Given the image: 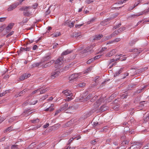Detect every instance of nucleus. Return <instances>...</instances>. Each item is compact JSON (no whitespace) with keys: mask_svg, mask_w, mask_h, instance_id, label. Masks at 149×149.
<instances>
[{"mask_svg":"<svg viewBox=\"0 0 149 149\" xmlns=\"http://www.w3.org/2000/svg\"><path fill=\"white\" fill-rule=\"evenodd\" d=\"M142 145V143H138L133 146H131L130 148H133L134 149H139L141 147Z\"/></svg>","mask_w":149,"mask_h":149,"instance_id":"nucleus-14","label":"nucleus"},{"mask_svg":"<svg viewBox=\"0 0 149 149\" xmlns=\"http://www.w3.org/2000/svg\"><path fill=\"white\" fill-rule=\"evenodd\" d=\"M97 139H95L94 140H93L91 142V144H94V143L96 142H97Z\"/></svg>","mask_w":149,"mask_h":149,"instance_id":"nucleus-61","label":"nucleus"},{"mask_svg":"<svg viewBox=\"0 0 149 149\" xmlns=\"http://www.w3.org/2000/svg\"><path fill=\"white\" fill-rule=\"evenodd\" d=\"M81 33L80 32H76L74 33V35L75 36V37H78L80 36Z\"/></svg>","mask_w":149,"mask_h":149,"instance_id":"nucleus-31","label":"nucleus"},{"mask_svg":"<svg viewBox=\"0 0 149 149\" xmlns=\"http://www.w3.org/2000/svg\"><path fill=\"white\" fill-rule=\"evenodd\" d=\"M126 55L123 54H120L119 55H116V57L118 56V57L115 59V61L120 60L121 61H125L127 57L125 56Z\"/></svg>","mask_w":149,"mask_h":149,"instance_id":"nucleus-3","label":"nucleus"},{"mask_svg":"<svg viewBox=\"0 0 149 149\" xmlns=\"http://www.w3.org/2000/svg\"><path fill=\"white\" fill-rule=\"evenodd\" d=\"M60 72L59 69H56L55 71L52 73L51 75V78L54 79L56 77H57L60 74Z\"/></svg>","mask_w":149,"mask_h":149,"instance_id":"nucleus-6","label":"nucleus"},{"mask_svg":"<svg viewBox=\"0 0 149 149\" xmlns=\"http://www.w3.org/2000/svg\"><path fill=\"white\" fill-rule=\"evenodd\" d=\"M14 26V24L12 23H10L8 24V25L5 28V31L6 33H8L12 29Z\"/></svg>","mask_w":149,"mask_h":149,"instance_id":"nucleus-9","label":"nucleus"},{"mask_svg":"<svg viewBox=\"0 0 149 149\" xmlns=\"http://www.w3.org/2000/svg\"><path fill=\"white\" fill-rule=\"evenodd\" d=\"M92 69V67H90L89 68H88L86 71L83 72V74H85L86 73L89 72L91 71Z\"/></svg>","mask_w":149,"mask_h":149,"instance_id":"nucleus-32","label":"nucleus"},{"mask_svg":"<svg viewBox=\"0 0 149 149\" xmlns=\"http://www.w3.org/2000/svg\"><path fill=\"white\" fill-rule=\"evenodd\" d=\"M51 58V57L50 55L45 56L41 61L40 62L34 63L33 65V66L39 68L41 67L43 65H44L46 62L50 61Z\"/></svg>","mask_w":149,"mask_h":149,"instance_id":"nucleus-1","label":"nucleus"},{"mask_svg":"<svg viewBox=\"0 0 149 149\" xmlns=\"http://www.w3.org/2000/svg\"><path fill=\"white\" fill-rule=\"evenodd\" d=\"M94 60V58H92L88 60L87 62V63L88 64H90Z\"/></svg>","mask_w":149,"mask_h":149,"instance_id":"nucleus-35","label":"nucleus"},{"mask_svg":"<svg viewBox=\"0 0 149 149\" xmlns=\"http://www.w3.org/2000/svg\"><path fill=\"white\" fill-rule=\"evenodd\" d=\"M30 76V74H24L21 76L20 78V79L21 80H23L24 79L29 77Z\"/></svg>","mask_w":149,"mask_h":149,"instance_id":"nucleus-12","label":"nucleus"},{"mask_svg":"<svg viewBox=\"0 0 149 149\" xmlns=\"http://www.w3.org/2000/svg\"><path fill=\"white\" fill-rule=\"evenodd\" d=\"M41 88H40L38 89L33 91L31 93V95H33L35 93H37L38 92H40V90H41Z\"/></svg>","mask_w":149,"mask_h":149,"instance_id":"nucleus-30","label":"nucleus"},{"mask_svg":"<svg viewBox=\"0 0 149 149\" xmlns=\"http://www.w3.org/2000/svg\"><path fill=\"white\" fill-rule=\"evenodd\" d=\"M49 126V124L48 123H47L44 126V128H46L47 127H48Z\"/></svg>","mask_w":149,"mask_h":149,"instance_id":"nucleus-52","label":"nucleus"},{"mask_svg":"<svg viewBox=\"0 0 149 149\" xmlns=\"http://www.w3.org/2000/svg\"><path fill=\"white\" fill-rule=\"evenodd\" d=\"M85 85V84L84 83H81L79 84L78 86L80 87H82L84 86Z\"/></svg>","mask_w":149,"mask_h":149,"instance_id":"nucleus-39","label":"nucleus"},{"mask_svg":"<svg viewBox=\"0 0 149 149\" xmlns=\"http://www.w3.org/2000/svg\"><path fill=\"white\" fill-rule=\"evenodd\" d=\"M15 118L16 117H13L11 118L10 120H9V122H12L13 121H14L15 119Z\"/></svg>","mask_w":149,"mask_h":149,"instance_id":"nucleus-46","label":"nucleus"},{"mask_svg":"<svg viewBox=\"0 0 149 149\" xmlns=\"http://www.w3.org/2000/svg\"><path fill=\"white\" fill-rule=\"evenodd\" d=\"M121 25V24H119L117 25L116 26H115L114 27V28H115V29H116L117 28H118V27H120V26Z\"/></svg>","mask_w":149,"mask_h":149,"instance_id":"nucleus-53","label":"nucleus"},{"mask_svg":"<svg viewBox=\"0 0 149 149\" xmlns=\"http://www.w3.org/2000/svg\"><path fill=\"white\" fill-rule=\"evenodd\" d=\"M28 21V19L27 17H25L24 18L23 20V21L22 22L23 23H26Z\"/></svg>","mask_w":149,"mask_h":149,"instance_id":"nucleus-42","label":"nucleus"},{"mask_svg":"<svg viewBox=\"0 0 149 149\" xmlns=\"http://www.w3.org/2000/svg\"><path fill=\"white\" fill-rule=\"evenodd\" d=\"M14 33V32L13 31H11L6 36V37L8 38L9 36H10Z\"/></svg>","mask_w":149,"mask_h":149,"instance_id":"nucleus-43","label":"nucleus"},{"mask_svg":"<svg viewBox=\"0 0 149 149\" xmlns=\"http://www.w3.org/2000/svg\"><path fill=\"white\" fill-rule=\"evenodd\" d=\"M125 28L124 27H121L118 30V31H119V33L122 32L123 31L125 30Z\"/></svg>","mask_w":149,"mask_h":149,"instance_id":"nucleus-36","label":"nucleus"},{"mask_svg":"<svg viewBox=\"0 0 149 149\" xmlns=\"http://www.w3.org/2000/svg\"><path fill=\"white\" fill-rule=\"evenodd\" d=\"M93 2V1L91 0H87L86 1V3L87 4H89Z\"/></svg>","mask_w":149,"mask_h":149,"instance_id":"nucleus-49","label":"nucleus"},{"mask_svg":"<svg viewBox=\"0 0 149 149\" xmlns=\"http://www.w3.org/2000/svg\"><path fill=\"white\" fill-rule=\"evenodd\" d=\"M121 72V69L119 70L118 71L116 72L114 74V77H115L118 76Z\"/></svg>","mask_w":149,"mask_h":149,"instance_id":"nucleus-27","label":"nucleus"},{"mask_svg":"<svg viewBox=\"0 0 149 149\" xmlns=\"http://www.w3.org/2000/svg\"><path fill=\"white\" fill-rule=\"evenodd\" d=\"M119 31H118V30L117 31H115L113 33V35H116L118 34H119Z\"/></svg>","mask_w":149,"mask_h":149,"instance_id":"nucleus-47","label":"nucleus"},{"mask_svg":"<svg viewBox=\"0 0 149 149\" xmlns=\"http://www.w3.org/2000/svg\"><path fill=\"white\" fill-rule=\"evenodd\" d=\"M149 119V117L148 116H144L143 120L145 122H147L148 121Z\"/></svg>","mask_w":149,"mask_h":149,"instance_id":"nucleus-33","label":"nucleus"},{"mask_svg":"<svg viewBox=\"0 0 149 149\" xmlns=\"http://www.w3.org/2000/svg\"><path fill=\"white\" fill-rule=\"evenodd\" d=\"M72 50H70L68 49L67 50L63 52L62 53L61 55H66L72 53Z\"/></svg>","mask_w":149,"mask_h":149,"instance_id":"nucleus-20","label":"nucleus"},{"mask_svg":"<svg viewBox=\"0 0 149 149\" xmlns=\"http://www.w3.org/2000/svg\"><path fill=\"white\" fill-rule=\"evenodd\" d=\"M113 35L111 34L109 36H104L102 39V41H105L106 40L111 39Z\"/></svg>","mask_w":149,"mask_h":149,"instance_id":"nucleus-19","label":"nucleus"},{"mask_svg":"<svg viewBox=\"0 0 149 149\" xmlns=\"http://www.w3.org/2000/svg\"><path fill=\"white\" fill-rule=\"evenodd\" d=\"M24 0H19V1L17 2H18L19 4H21L22 3Z\"/></svg>","mask_w":149,"mask_h":149,"instance_id":"nucleus-64","label":"nucleus"},{"mask_svg":"<svg viewBox=\"0 0 149 149\" xmlns=\"http://www.w3.org/2000/svg\"><path fill=\"white\" fill-rule=\"evenodd\" d=\"M123 3H122V0L118 1L116 3V4H123Z\"/></svg>","mask_w":149,"mask_h":149,"instance_id":"nucleus-57","label":"nucleus"},{"mask_svg":"<svg viewBox=\"0 0 149 149\" xmlns=\"http://www.w3.org/2000/svg\"><path fill=\"white\" fill-rule=\"evenodd\" d=\"M115 61V59H111L109 61V64L110 63H111L112 62H113L114 61Z\"/></svg>","mask_w":149,"mask_h":149,"instance_id":"nucleus-51","label":"nucleus"},{"mask_svg":"<svg viewBox=\"0 0 149 149\" xmlns=\"http://www.w3.org/2000/svg\"><path fill=\"white\" fill-rule=\"evenodd\" d=\"M149 12V11L148 10V9H147L145 10L144 11L139 13L137 14L134 15H132V17H133L136 18L137 17H138L140 15H142L143 14H145V15L148 12Z\"/></svg>","mask_w":149,"mask_h":149,"instance_id":"nucleus-8","label":"nucleus"},{"mask_svg":"<svg viewBox=\"0 0 149 149\" xmlns=\"http://www.w3.org/2000/svg\"><path fill=\"white\" fill-rule=\"evenodd\" d=\"M75 22L72 21L71 23L68 24V26L70 28H72L74 26V24Z\"/></svg>","mask_w":149,"mask_h":149,"instance_id":"nucleus-34","label":"nucleus"},{"mask_svg":"<svg viewBox=\"0 0 149 149\" xmlns=\"http://www.w3.org/2000/svg\"><path fill=\"white\" fill-rule=\"evenodd\" d=\"M113 18H114V17H111L110 18H107V19H105V21H104L101 22L100 25H99V26H100L101 25L104 26L106 25L107 24L106 22H107L111 19H112Z\"/></svg>","mask_w":149,"mask_h":149,"instance_id":"nucleus-15","label":"nucleus"},{"mask_svg":"<svg viewBox=\"0 0 149 149\" xmlns=\"http://www.w3.org/2000/svg\"><path fill=\"white\" fill-rule=\"evenodd\" d=\"M75 138H76V137H73L72 138H71L68 141V142H69L68 144H69L70 143H71L72 142V141L73 139H75Z\"/></svg>","mask_w":149,"mask_h":149,"instance_id":"nucleus-45","label":"nucleus"},{"mask_svg":"<svg viewBox=\"0 0 149 149\" xmlns=\"http://www.w3.org/2000/svg\"><path fill=\"white\" fill-rule=\"evenodd\" d=\"M6 27V24H4L0 27V33L2 32L4 30H5Z\"/></svg>","mask_w":149,"mask_h":149,"instance_id":"nucleus-26","label":"nucleus"},{"mask_svg":"<svg viewBox=\"0 0 149 149\" xmlns=\"http://www.w3.org/2000/svg\"><path fill=\"white\" fill-rule=\"evenodd\" d=\"M127 97V95H125V94H123L121 96V97L122 98H124Z\"/></svg>","mask_w":149,"mask_h":149,"instance_id":"nucleus-54","label":"nucleus"},{"mask_svg":"<svg viewBox=\"0 0 149 149\" xmlns=\"http://www.w3.org/2000/svg\"><path fill=\"white\" fill-rule=\"evenodd\" d=\"M120 40V38H117L116 39L114 40V41L115 42H118Z\"/></svg>","mask_w":149,"mask_h":149,"instance_id":"nucleus-59","label":"nucleus"},{"mask_svg":"<svg viewBox=\"0 0 149 149\" xmlns=\"http://www.w3.org/2000/svg\"><path fill=\"white\" fill-rule=\"evenodd\" d=\"M98 124V123L97 122H93V126H96Z\"/></svg>","mask_w":149,"mask_h":149,"instance_id":"nucleus-56","label":"nucleus"},{"mask_svg":"<svg viewBox=\"0 0 149 149\" xmlns=\"http://www.w3.org/2000/svg\"><path fill=\"white\" fill-rule=\"evenodd\" d=\"M85 94L84 95H83L81 98H80L79 100L81 102L87 101L89 100L92 97H93L92 94H89L85 98Z\"/></svg>","mask_w":149,"mask_h":149,"instance_id":"nucleus-4","label":"nucleus"},{"mask_svg":"<svg viewBox=\"0 0 149 149\" xmlns=\"http://www.w3.org/2000/svg\"><path fill=\"white\" fill-rule=\"evenodd\" d=\"M38 46L36 45H34L33 47V49L34 50H35L37 48Z\"/></svg>","mask_w":149,"mask_h":149,"instance_id":"nucleus-58","label":"nucleus"},{"mask_svg":"<svg viewBox=\"0 0 149 149\" xmlns=\"http://www.w3.org/2000/svg\"><path fill=\"white\" fill-rule=\"evenodd\" d=\"M11 149H18V146L17 145L12 146L11 148Z\"/></svg>","mask_w":149,"mask_h":149,"instance_id":"nucleus-37","label":"nucleus"},{"mask_svg":"<svg viewBox=\"0 0 149 149\" xmlns=\"http://www.w3.org/2000/svg\"><path fill=\"white\" fill-rule=\"evenodd\" d=\"M12 127L11 126H10L9 127H8L7 129L5 131L6 132H7V131H9L10 132L11 131L12 129Z\"/></svg>","mask_w":149,"mask_h":149,"instance_id":"nucleus-44","label":"nucleus"},{"mask_svg":"<svg viewBox=\"0 0 149 149\" xmlns=\"http://www.w3.org/2000/svg\"><path fill=\"white\" fill-rule=\"evenodd\" d=\"M38 102V101L37 100H32L31 102H30V104L31 105H34L36 104Z\"/></svg>","mask_w":149,"mask_h":149,"instance_id":"nucleus-29","label":"nucleus"},{"mask_svg":"<svg viewBox=\"0 0 149 149\" xmlns=\"http://www.w3.org/2000/svg\"><path fill=\"white\" fill-rule=\"evenodd\" d=\"M68 106V104L67 103H65L64 105H62L60 109L61 111H64L66 110L67 109H72L74 108L73 106H72L70 107H69L67 108Z\"/></svg>","mask_w":149,"mask_h":149,"instance_id":"nucleus-7","label":"nucleus"},{"mask_svg":"<svg viewBox=\"0 0 149 149\" xmlns=\"http://www.w3.org/2000/svg\"><path fill=\"white\" fill-rule=\"evenodd\" d=\"M83 25V24H76L75 25V27L77 28H79L81 26Z\"/></svg>","mask_w":149,"mask_h":149,"instance_id":"nucleus-50","label":"nucleus"},{"mask_svg":"<svg viewBox=\"0 0 149 149\" xmlns=\"http://www.w3.org/2000/svg\"><path fill=\"white\" fill-rule=\"evenodd\" d=\"M39 119H36L35 120H31V122L32 123H38L39 122Z\"/></svg>","mask_w":149,"mask_h":149,"instance_id":"nucleus-38","label":"nucleus"},{"mask_svg":"<svg viewBox=\"0 0 149 149\" xmlns=\"http://www.w3.org/2000/svg\"><path fill=\"white\" fill-rule=\"evenodd\" d=\"M49 90V88H46L45 89L42 90V89L41 88V89L40 90V94H42L45 93L46 92Z\"/></svg>","mask_w":149,"mask_h":149,"instance_id":"nucleus-25","label":"nucleus"},{"mask_svg":"<svg viewBox=\"0 0 149 149\" xmlns=\"http://www.w3.org/2000/svg\"><path fill=\"white\" fill-rule=\"evenodd\" d=\"M64 63L63 57L62 56L59 57L56 60L55 63L56 65H57L59 66Z\"/></svg>","mask_w":149,"mask_h":149,"instance_id":"nucleus-5","label":"nucleus"},{"mask_svg":"<svg viewBox=\"0 0 149 149\" xmlns=\"http://www.w3.org/2000/svg\"><path fill=\"white\" fill-rule=\"evenodd\" d=\"M61 35V33L60 32H55L52 35V37H57Z\"/></svg>","mask_w":149,"mask_h":149,"instance_id":"nucleus-22","label":"nucleus"},{"mask_svg":"<svg viewBox=\"0 0 149 149\" xmlns=\"http://www.w3.org/2000/svg\"><path fill=\"white\" fill-rule=\"evenodd\" d=\"M103 37V35L102 34H98L95 36L93 39L95 40H99Z\"/></svg>","mask_w":149,"mask_h":149,"instance_id":"nucleus-21","label":"nucleus"},{"mask_svg":"<svg viewBox=\"0 0 149 149\" xmlns=\"http://www.w3.org/2000/svg\"><path fill=\"white\" fill-rule=\"evenodd\" d=\"M125 136H121V139H122V140H123V141H124L125 139Z\"/></svg>","mask_w":149,"mask_h":149,"instance_id":"nucleus-63","label":"nucleus"},{"mask_svg":"<svg viewBox=\"0 0 149 149\" xmlns=\"http://www.w3.org/2000/svg\"><path fill=\"white\" fill-rule=\"evenodd\" d=\"M51 65V64L49 63V62L46 63H45L44 65H43L41 67L42 68H45L50 66Z\"/></svg>","mask_w":149,"mask_h":149,"instance_id":"nucleus-24","label":"nucleus"},{"mask_svg":"<svg viewBox=\"0 0 149 149\" xmlns=\"http://www.w3.org/2000/svg\"><path fill=\"white\" fill-rule=\"evenodd\" d=\"M100 55H97L95 57L93 58H94V60H95L97 59H98L100 58Z\"/></svg>","mask_w":149,"mask_h":149,"instance_id":"nucleus-55","label":"nucleus"},{"mask_svg":"<svg viewBox=\"0 0 149 149\" xmlns=\"http://www.w3.org/2000/svg\"><path fill=\"white\" fill-rule=\"evenodd\" d=\"M54 104H52L49 107L47 108V109L45 110L46 111H53L54 109Z\"/></svg>","mask_w":149,"mask_h":149,"instance_id":"nucleus-18","label":"nucleus"},{"mask_svg":"<svg viewBox=\"0 0 149 149\" xmlns=\"http://www.w3.org/2000/svg\"><path fill=\"white\" fill-rule=\"evenodd\" d=\"M61 111H62L61 109H58L56 111L55 113L54 116H56L59 113H60Z\"/></svg>","mask_w":149,"mask_h":149,"instance_id":"nucleus-40","label":"nucleus"},{"mask_svg":"<svg viewBox=\"0 0 149 149\" xmlns=\"http://www.w3.org/2000/svg\"><path fill=\"white\" fill-rule=\"evenodd\" d=\"M31 48L30 47H21L20 49V50L22 52H23V51H29L31 49Z\"/></svg>","mask_w":149,"mask_h":149,"instance_id":"nucleus-23","label":"nucleus"},{"mask_svg":"<svg viewBox=\"0 0 149 149\" xmlns=\"http://www.w3.org/2000/svg\"><path fill=\"white\" fill-rule=\"evenodd\" d=\"M32 12L29 10H25L23 12L24 15L27 17H30L32 15Z\"/></svg>","mask_w":149,"mask_h":149,"instance_id":"nucleus-13","label":"nucleus"},{"mask_svg":"<svg viewBox=\"0 0 149 149\" xmlns=\"http://www.w3.org/2000/svg\"><path fill=\"white\" fill-rule=\"evenodd\" d=\"M55 62V61L54 60H52L51 61H49V63L51 64V65L53 64Z\"/></svg>","mask_w":149,"mask_h":149,"instance_id":"nucleus-62","label":"nucleus"},{"mask_svg":"<svg viewBox=\"0 0 149 149\" xmlns=\"http://www.w3.org/2000/svg\"><path fill=\"white\" fill-rule=\"evenodd\" d=\"M135 7V6H130L128 8V10H131L133 9Z\"/></svg>","mask_w":149,"mask_h":149,"instance_id":"nucleus-48","label":"nucleus"},{"mask_svg":"<svg viewBox=\"0 0 149 149\" xmlns=\"http://www.w3.org/2000/svg\"><path fill=\"white\" fill-rule=\"evenodd\" d=\"M62 93L66 96H70V97H68L66 99V100L68 101H69L73 99L72 97L73 96V95L72 93L69 90H66L63 91Z\"/></svg>","mask_w":149,"mask_h":149,"instance_id":"nucleus-2","label":"nucleus"},{"mask_svg":"<svg viewBox=\"0 0 149 149\" xmlns=\"http://www.w3.org/2000/svg\"><path fill=\"white\" fill-rule=\"evenodd\" d=\"M19 5L18 2H17L12 5L8 9V11H10L13 10V9L15 8Z\"/></svg>","mask_w":149,"mask_h":149,"instance_id":"nucleus-11","label":"nucleus"},{"mask_svg":"<svg viewBox=\"0 0 149 149\" xmlns=\"http://www.w3.org/2000/svg\"><path fill=\"white\" fill-rule=\"evenodd\" d=\"M138 3H135V4H134V6H135V7L137 6L138 4H139L140 3V1H138Z\"/></svg>","mask_w":149,"mask_h":149,"instance_id":"nucleus-60","label":"nucleus"},{"mask_svg":"<svg viewBox=\"0 0 149 149\" xmlns=\"http://www.w3.org/2000/svg\"><path fill=\"white\" fill-rule=\"evenodd\" d=\"M82 73H79L77 74H74L70 75L69 77V79L70 81L77 78L79 76H80Z\"/></svg>","mask_w":149,"mask_h":149,"instance_id":"nucleus-10","label":"nucleus"},{"mask_svg":"<svg viewBox=\"0 0 149 149\" xmlns=\"http://www.w3.org/2000/svg\"><path fill=\"white\" fill-rule=\"evenodd\" d=\"M6 17H3L0 18V22H2L5 20L6 19Z\"/></svg>","mask_w":149,"mask_h":149,"instance_id":"nucleus-41","label":"nucleus"},{"mask_svg":"<svg viewBox=\"0 0 149 149\" xmlns=\"http://www.w3.org/2000/svg\"><path fill=\"white\" fill-rule=\"evenodd\" d=\"M91 47H87L86 49H85L84 50V52L85 53H87L88 52H89V53H90L91 52Z\"/></svg>","mask_w":149,"mask_h":149,"instance_id":"nucleus-28","label":"nucleus"},{"mask_svg":"<svg viewBox=\"0 0 149 149\" xmlns=\"http://www.w3.org/2000/svg\"><path fill=\"white\" fill-rule=\"evenodd\" d=\"M116 53V50L115 49H113L107 54L106 56L110 57Z\"/></svg>","mask_w":149,"mask_h":149,"instance_id":"nucleus-17","label":"nucleus"},{"mask_svg":"<svg viewBox=\"0 0 149 149\" xmlns=\"http://www.w3.org/2000/svg\"><path fill=\"white\" fill-rule=\"evenodd\" d=\"M131 51L134 53L135 55L137 56L142 52V51L140 50H138L136 49H134Z\"/></svg>","mask_w":149,"mask_h":149,"instance_id":"nucleus-16","label":"nucleus"}]
</instances>
